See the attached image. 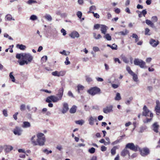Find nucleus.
<instances>
[{"mask_svg":"<svg viewBox=\"0 0 160 160\" xmlns=\"http://www.w3.org/2000/svg\"><path fill=\"white\" fill-rule=\"evenodd\" d=\"M99 142L101 143H104V144L105 145H106L107 144H109L110 143V142H106L104 139H101L100 140H99Z\"/></svg>","mask_w":160,"mask_h":160,"instance_id":"nucleus-34","label":"nucleus"},{"mask_svg":"<svg viewBox=\"0 0 160 160\" xmlns=\"http://www.w3.org/2000/svg\"><path fill=\"white\" fill-rule=\"evenodd\" d=\"M100 27V25L99 24H95L94 26V29H98Z\"/></svg>","mask_w":160,"mask_h":160,"instance_id":"nucleus-60","label":"nucleus"},{"mask_svg":"<svg viewBox=\"0 0 160 160\" xmlns=\"http://www.w3.org/2000/svg\"><path fill=\"white\" fill-rule=\"evenodd\" d=\"M122 139L120 140L117 139L115 141L113 142L112 143V144L113 145L116 144L120 142V141Z\"/></svg>","mask_w":160,"mask_h":160,"instance_id":"nucleus-47","label":"nucleus"},{"mask_svg":"<svg viewBox=\"0 0 160 160\" xmlns=\"http://www.w3.org/2000/svg\"><path fill=\"white\" fill-rule=\"evenodd\" d=\"M96 79L97 81L98 82H102L103 81V79L102 78H96Z\"/></svg>","mask_w":160,"mask_h":160,"instance_id":"nucleus-58","label":"nucleus"},{"mask_svg":"<svg viewBox=\"0 0 160 160\" xmlns=\"http://www.w3.org/2000/svg\"><path fill=\"white\" fill-rule=\"evenodd\" d=\"M63 91L64 88L63 87L60 88L58 90V94H57V95L60 98L59 99H62L63 94Z\"/></svg>","mask_w":160,"mask_h":160,"instance_id":"nucleus-12","label":"nucleus"},{"mask_svg":"<svg viewBox=\"0 0 160 160\" xmlns=\"http://www.w3.org/2000/svg\"><path fill=\"white\" fill-rule=\"evenodd\" d=\"M18 114V112H16L13 115V118L15 120H16L17 119V115Z\"/></svg>","mask_w":160,"mask_h":160,"instance_id":"nucleus-61","label":"nucleus"},{"mask_svg":"<svg viewBox=\"0 0 160 160\" xmlns=\"http://www.w3.org/2000/svg\"><path fill=\"white\" fill-rule=\"evenodd\" d=\"M128 32V31L127 30H126L125 31H121L119 32L118 34L122 35H125L127 34Z\"/></svg>","mask_w":160,"mask_h":160,"instance_id":"nucleus-33","label":"nucleus"},{"mask_svg":"<svg viewBox=\"0 0 160 160\" xmlns=\"http://www.w3.org/2000/svg\"><path fill=\"white\" fill-rule=\"evenodd\" d=\"M59 99L60 98L58 97H56L55 96H53V97L52 98V101L53 102H57L58 101L61 100V99Z\"/></svg>","mask_w":160,"mask_h":160,"instance_id":"nucleus-26","label":"nucleus"},{"mask_svg":"<svg viewBox=\"0 0 160 160\" xmlns=\"http://www.w3.org/2000/svg\"><path fill=\"white\" fill-rule=\"evenodd\" d=\"M93 50L95 52H96L99 51V48L97 47H94L93 48Z\"/></svg>","mask_w":160,"mask_h":160,"instance_id":"nucleus-53","label":"nucleus"},{"mask_svg":"<svg viewBox=\"0 0 160 160\" xmlns=\"http://www.w3.org/2000/svg\"><path fill=\"white\" fill-rule=\"evenodd\" d=\"M37 141L34 139V138L36 137L35 135H34L31 138V140L33 146L44 145L46 141V138L44 134L42 133H39L37 134Z\"/></svg>","mask_w":160,"mask_h":160,"instance_id":"nucleus-1","label":"nucleus"},{"mask_svg":"<svg viewBox=\"0 0 160 160\" xmlns=\"http://www.w3.org/2000/svg\"><path fill=\"white\" fill-rule=\"evenodd\" d=\"M65 72L62 71L58 72V77L63 76L65 74Z\"/></svg>","mask_w":160,"mask_h":160,"instance_id":"nucleus-38","label":"nucleus"},{"mask_svg":"<svg viewBox=\"0 0 160 160\" xmlns=\"http://www.w3.org/2000/svg\"><path fill=\"white\" fill-rule=\"evenodd\" d=\"M122 59L123 61L126 63H128L129 62V60L125 56H123L122 57Z\"/></svg>","mask_w":160,"mask_h":160,"instance_id":"nucleus-39","label":"nucleus"},{"mask_svg":"<svg viewBox=\"0 0 160 160\" xmlns=\"http://www.w3.org/2000/svg\"><path fill=\"white\" fill-rule=\"evenodd\" d=\"M76 124L82 125L84 123V121L83 120H77L75 121Z\"/></svg>","mask_w":160,"mask_h":160,"instance_id":"nucleus-35","label":"nucleus"},{"mask_svg":"<svg viewBox=\"0 0 160 160\" xmlns=\"http://www.w3.org/2000/svg\"><path fill=\"white\" fill-rule=\"evenodd\" d=\"M133 99V98L132 97H130L128 100L126 102V103L127 104H130V102Z\"/></svg>","mask_w":160,"mask_h":160,"instance_id":"nucleus-48","label":"nucleus"},{"mask_svg":"<svg viewBox=\"0 0 160 160\" xmlns=\"http://www.w3.org/2000/svg\"><path fill=\"white\" fill-rule=\"evenodd\" d=\"M107 150V148L104 146H102L101 147V150L102 151H105Z\"/></svg>","mask_w":160,"mask_h":160,"instance_id":"nucleus-55","label":"nucleus"},{"mask_svg":"<svg viewBox=\"0 0 160 160\" xmlns=\"http://www.w3.org/2000/svg\"><path fill=\"white\" fill-rule=\"evenodd\" d=\"M152 127L153 128V130L156 133L158 132V129L159 127V125L158 124V122H154L152 125Z\"/></svg>","mask_w":160,"mask_h":160,"instance_id":"nucleus-13","label":"nucleus"},{"mask_svg":"<svg viewBox=\"0 0 160 160\" xmlns=\"http://www.w3.org/2000/svg\"><path fill=\"white\" fill-rule=\"evenodd\" d=\"M155 111L156 114L158 115L160 113V102L158 100L156 101V105L155 108Z\"/></svg>","mask_w":160,"mask_h":160,"instance_id":"nucleus-9","label":"nucleus"},{"mask_svg":"<svg viewBox=\"0 0 160 160\" xmlns=\"http://www.w3.org/2000/svg\"><path fill=\"white\" fill-rule=\"evenodd\" d=\"M88 92L92 96L100 94L101 92L100 89L96 86L91 88L88 90Z\"/></svg>","mask_w":160,"mask_h":160,"instance_id":"nucleus-6","label":"nucleus"},{"mask_svg":"<svg viewBox=\"0 0 160 160\" xmlns=\"http://www.w3.org/2000/svg\"><path fill=\"white\" fill-rule=\"evenodd\" d=\"M150 113V118H146V120L144 121V123H148L150 122L152 120L153 117V114L150 112L149 109L146 105H144L143 108V112L142 115L143 116L145 117L148 116L149 114Z\"/></svg>","mask_w":160,"mask_h":160,"instance_id":"nucleus-4","label":"nucleus"},{"mask_svg":"<svg viewBox=\"0 0 160 160\" xmlns=\"http://www.w3.org/2000/svg\"><path fill=\"white\" fill-rule=\"evenodd\" d=\"M121 99V98L120 96V94L118 92H117L116 93V96L115 98V99L117 101H119Z\"/></svg>","mask_w":160,"mask_h":160,"instance_id":"nucleus-28","label":"nucleus"},{"mask_svg":"<svg viewBox=\"0 0 160 160\" xmlns=\"http://www.w3.org/2000/svg\"><path fill=\"white\" fill-rule=\"evenodd\" d=\"M150 30L148 28L145 29V34L146 35H150L151 34L150 33Z\"/></svg>","mask_w":160,"mask_h":160,"instance_id":"nucleus-36","label":"nucleus"},{"mask_svg":"<svg viewBox=\"0 0 160 160\" xmlns=\"http://www.w3.org/2000/svg\"><path fill=\"white\" fill-rule=\"evenodd\" d=\"M118 148L117 146H114L111 150V153L112 155H115L116 153V149Z\"/></svg>","mask_w":160,"mask_h":160,"instance_id":"nucleus-22","label":"nucleus"},{"mask_svg":"<svg viewBox=\"0 0 160 160\" xmlns=\"http://www.w3.org/2000/svg\"><path fill=\"white\" fill-rule=\"evenodd\" d=\"M68 110V105L67 103H64L63 104V107L62 108V113H66Z\"/></svg>","mask_w":160,"mask_h":160,"instance_id":"nucleus-14","label":"nucleus"},{"mask_svg":"<svg viewBox=\"0 0 160 160\" xmlns=\"http://www.w3.org/2000/svg\"><path fill=\"white\" fill-rule=\"evenodd\" d=\"M70 36L72 38H78L79 36V34L77 32L75 31L72 32L70 34Z\"/></svg>","mask_w":160,"mask_h":160,"instance_id":"nucleus-16","label":"nucleus"},{"mask_svg":"<svg viewBox=\"0 0 160 160\" xmlns=\"http://www.w3.org/2000/svg\"><path fill=\"white\" fill-rule=\"evenodd\" d=\"M44 17L48 21H51L52 19V17L50 15L46 14Z\"/></svg>","mask_w":160,"mask_h":160,"instance_id":"nucleus-29","label":"nucleus"},{"mask_svg":"<svg viewBox=\"0 0 160 160\" xmlns=\"http://www.w3.org/2000/svg\"><path fill=\"white\" fill-rule=\"evenodd\" d=\"M97 118L96 117H93L92 116H91L89 119L88 121L89 122V123L91 125H93L94 123V122L97 121Z\"/></svg>","mask_w":160,"mask_h":160,"instance_id":"nucleus-15","label":"nucleus"},{"mask_svg":"<svg viewBox=\"0 0 160 160\" xmlns=\"http://www.w3.org/2000/svg\"><path fill=\"white\" fill-rule=\"evenodd\" d=\"M133 77V79L135 81H137L138 80V76L137 75L135 74L133 72L132 73L130 74Z\"/></svg>","mask_w":160,"mask_h":160,"instance_id":"nucleus-27","label":"nucleus"},{"mask_svg":"<svg viewBox=\"0 0 160 160\" xmlns=\"http://www.w3.org/2000/svg\"><path fill=\"white\" fill-rule=\"evenodd\" d=\"M5 18L7 20L10 21L12 20V16L10 14H8L6 16Z\"/></svg>","mask_w":160,"mask_h":160,"instance_id":"nucleus-40","label":"nucleus"},{"mask_svg":"<svg viewBox=\"0 0 160 160\" xmlns=\"http://www.w3.org/2000/svg\"><path fill=\"white\" fill-rule=\"evenodd\" d=\"M111 48L113 50H117V45L115 44H112Z\"/></svg>","mask_w":160,"mask_h":160,"instance_id":"nucleus-51","label":"nucleus"},{"mask_svg":"<svg viewBox=\"0 0 160 160\" xmlns=\"http://www.w3.org/2000/svg\"><path fill=\"white\" fill-rule=\"evenodd\" d=\"M24 53L17 54L16 55V58L18 59H20L21 58H22V56Z\"/></svg>","mask_w":160,"mask_h":160,"instance_id":"nucleus-41","label":"nucleus"},{"mask_svg":"<svg viewBox=\"0 0 160 160\" xmlns=\"http://www.w3.org/2000/svg\"><path fill=\"white\" fill-rule=\"evenodd\" d=\"M142 13L143 15L144 16H145V15L147 13V11L146 10H143L142 12Z\"/></svg>","mask_w":160,"mask_h":160,"instance_id":"nucleus-59","label":"nucleus"},{"mask_svg":"<svg viewBox=\"0 0 160 160\" xmlns=\"http://www.w3.org/2000/svg\"><path fill=\"white\" fill-rule=\"evenodd\" d=\"M53 97V96H50L48 97L46 99V102L48 103L51 102L52 101Z\"/></svg>","mask_w":160,"mask_h":160,"instance_id":"nucleus-31","label":"nucleus"},{"mask_svg":"<svg viewBox=\"0 0 160 160\" xmlns=\"http://www.w3.org/2000/svg\"><path fill=\"white\" fill-rule=\"evenodd\" d=\"M107 27L104 25H102L101 27V31L102 33L105 34L107 32Z\"/></svg>","mask_w":160,"mask_h":160,"instance_id":"nucleus-17","label":"nucleus"},{"mask_svg":"<svg viewBox=\"0 0 160 160\" xmlns=\"http://www.w3.org/2000/svg\"><path fill=\"white\" fill-rule=\"evenodd\" d=\"M135 146H137V151H139L141 155L143 157H145L149 154L150 153L149 149L145 147L142 148H140L138 145H136Z\"/></svg>","mask_w":160,"mask_h":160,"instance_id":"nucleus-5","label":"nucleus"},{"mask_svg":"<svg viewBox=\"0 0 160 160\" xmlns=\"http://www.w3.org/2000/svg\"><path fill=\"white\" fill-rule=\"evenodd\" d=\"M152 58H147L146 59V62L148 63L150 62L152 60Z\"/></svg>","mask_w":160,"mask_h":160,"instance_id":"nucleus-63","label":"nucleus"},{"mask_svg":"<svg viewBox=\"0 0 160 160\" xmlns=\"http://www.w3.org/2000/svg\"><path fill=\"white\" fill-rule=\"evenodd\" d=\"M104 37L108 41H110L112 39L111 37L108 33L106 34Z\"/></svg>","mask_w":160,"mask_h":160,"instance_id":"nucleus-30","label":"nucleus"},{"mask_svg":"<svg viewBox=\"0 0 160 160\" xmlns=\"http://www.w3.org/2000/svg\"><path fill=\"white\" fill-rule=\"evenodd\" d=\"M61 32L62 33V34L63 35L65 36L66 35V31L65 29L63 28H62L61 30Z\"/></svg>","mask_w":160,"mask_h":160,"instance_id":"nucleus-57","label":"nucleus"},{"mask_svg":"<svg viewBox=\"0 0 160 160\" xmlns=\"http://www.w3.org/2000/svg\"><path fill=\"white\" fill-rule=\"evenodd\" d=\"M77 91L78 93H80V91L83 90L84 88V87L81 85H78L77 86Z\"/></svg>","mask_w":160,"mask_h":160,"instance_id":"nucleus-24","label":"nucleus"},{"mask_svg":"<svg viewBox=\"0 0 160 160\" xmlns=\"http://www.w3.org/2000/svg\"><path fill=\"white\" fill-rule=\"evenodd\" d=\"M132 37L133 38L135 39V42L136 43V42H137L138 41V40H139V38L138 37V35L136 34L133 33L132 34Z\"/></svg>","mask_w":160,"mask_h":160,"instance_id":"nucleus-23","label":"nucleus"},{"mask_svg":"<svg viewBox=\"0 0 160 160\" xmlns=\"http://www.w3.org/2000/svg\"><path fill=\"white\" fill-rule=\"evenodd\" d=\"M52 75L54 76H58V72L57 71H55L53 72H52Z\"/></svg>","mask_w":160,"mask_h":160,"instance_id":"nucleus-52","label":"nucleus"},{"mask_svg":"<svg viewBox=\"0 0 160 160\" xmlns=\"http://www.w3.org/2000/svg\"><path fill=\"white\" fill-rule=\"evenodd\" d=\"M77 15L78 16V17L79 18H81L82 15V12L80 11H78L77 12Z\"/></svg>","mask_w":160,"mask_h":160,"instance_id":"nucleus-45","label":"nucleus"},{"mask_svg":"<svg viewBox=\"0 0 160 160\" xmlns=\"http://www.w3.org/2000/svg\"><path fill=\"white\" fill-rule=\"evenodd\" d=\"M22 56V60L18 61L20 65H23L25 64H28L32 61L33 57L29 53H24Z\"/></svg>","mask_w":160,"mask_h":160,"instance_id":"nucleus-3","label":"nucleus"},{"mask_svg":"<svg viewBox=\"0 0 160 160\" xmlns=\"http://www.w3.org/2000/svg\"><path fill=\"white\" fill-rule=\"evenodd\" d=\"M13 149V147L11 146H7L5 149V151L8 152L11 151Z\"/></svg>","mask_w":160,"mask_h":160,"instance_id":"nucleus-32","label":"nucleus"},{"mask_svg":"<svg viewBox=\"0 0 160 160\" xmlns=\"http://www.w3.org/2000/svg\"><path fill=\"white\" fill-rule=\"evenodd\" d=\"M126 70L128 72V73L131 74L133 72L131 70L129 66H127L126 68Z\"/></svg>","mask_w":160,"mask_h":160,"instance_id":"nucleus-42","label":"nucleus"},{"mask_svg":"<svg viewBox=\"0 0 160 160\" xmlns=\"http://www.w3.org/2000/svg\"><path fill=\"white\" fill-rule=\"evenodd\" d=\"M25 106L24 104H22L20 106V109L22 111H23L25 110Z\"/></svg>","mask_w":160,"mask_h":160,"instance_id":"nucleus-50","label":"nucleus"},{"mask_svg":"<svg viewBox=\"0 0 160 160\" xmlns=\"http://www.w3.org/2000/svg\"><path fill=\"white\" fill-rule=\"evenodd\" d=\"M12 72H11L9 74V77L10 78L12 79V81L14 82H15V79L14 77L12 75Z\"/></svg>","mask_w":160,"mask_h":160,"instance_id":"nucleus-37","label":"nucleus"},{"mask_svg":"<svg viewBox=\"0 0 160 160\" xmlns=\"http://www.w3.org/2000/svg\"><path fill=\"white\" fill-rule=\"evenodd\" d=\"M95 149L94 148H92L89 149V152L91 153H93L95 152Z\"/></svg>","mask_w":160,"mask_h":160,"instance_id":"nucleus-43","label":"nucleus"},{"mask_svg":"<svg viewBox=\"0 0 160 160\" xmlns=\"http://www.w3.org/2000/svg\"><path fill=\"white\" fill-rule=\"evenodd\" d=\"M133 62L135 65L138 66L141 68H147L145 62L142 60L135 58Z\"/></svg>","mask_w":160,"mask_h":160,"instance_id":"nucleus-7","label":"nucleus"},{"mask_svg":"<svg viewBox=\"0 0 160 160\" xmlns=\"http://www.w3.org/2000/svg\"><path fill=\"white\" fill-rule=\"evenodd\" d=\"M77 107L74 105L70 109V112L71 113H75L76 111Z\"/></svg>","mask_w":160,"mask_h":160,"instance_id":"nucleus-21","label":"nucleus"},{"mask_svg":"<svg viewBox=\"0 0 160 160\" xmlns=\"http://www.w3.org/2000/svg\"><path fill=\"white\" fill-rule=\"evenodd\" d=\"M3 114L5 117H7L8 115L7 110L6 109H4L3 111Z\"/></svg>","mask_w":160,"mask_h":160,"instance_id":"nucleus-54","label":"nucleus"},{"mask_svg":"<svg viewBox=\"0 0 160 160\" xmlns=\"http://www.w3.org/2000/svg\"><path fill=\"white\" fill-rule=\"evenodd\" d=\"M86 80L88 82H90L92 81V78L88 76H86Z\"/></svg>","mask_w":160,"mask_h":160,"instance_id":"nucleus-44","label":"nucleus"},{"mask_svg":"<svg viewBox=\"0 0 160 160\" xmlns=\"http://www.w3.org/2000/svg\"><path fill=\"white\" fill-rule=\"evenodd\" d=\"M31 127V124L30 122L27 121H25L23 122L22 127L23 128H28Z\"/></svg>","mask_w":160,"mask_h":160,"instance_id":"nucleus-18","label":"nucleus"},{"mask_svg":"<svg viewBox=\"0 0 160 160\" xmlns=\"http://www.w3.org/2000/svg\"><path fill=\"white\" fill-rule=\"evenodd\" d=\"M146 23L148 25H150L151 27L153 28L154 27V24L150 20L147 19L146 20Z\"/></svg>","mask_w":160,"mask_h":160,"instance_id":"nucleus-20","label":"nucleus"},{"mask_svg":"<svg viewBox=\"0 0 160 160\" xmlns=\"http://www.w3.org/2000/svg\"><path fill=\"white\" fill-rule=\"evenodd\" d=\"M92 13L93 14L94 16L96 18H99V15L97 13H94V12H92Z\"/></svg>","mask_w":160,"mask_h":160,"instance_id":"nucleus-56","label":"nucleus"},{"mask_svg":"<svg viewBox=\"0 0 160 160\" xmlns=\"http://www.w3.org/2000/svg\"><path fill=\"white\" fill-rule=\"evenodd\" d=\"M150 44L154 47H155L159 44V42L158 41L153 39H151L150 41Z\"/></svg>","mask_w":160,"mask_h":160,"instance_id":"nucleus-11","label":"nucleus"},{"mask_svg":"<svg viewBox=\"0 0 160 160\" xmlns=\"http://www.w3.org/2000/svg\"><path fill=\"white\" fill-rule=\"evenodd\" d=\"M65 63L66 65H68L70 64V62L69 60V58L68 57L66 58V61H65Z\"/></svg>","mask_w":160,"mask_h":160,"instance_id":"nucleus-46","label":"nucleus"},{"mask_svg":"<svg viewBox=\"0 0 160 160\" xmlns=\"http://www.w3.org/2000/svg\"><path fill=\"white\" fill-rule=\"evenodd\" d=\"M104 66H105V68L106 70V71L108 70L109 68V66L106 63L104 64Z\"/></svg>","mask_w":160,"mask_h":160,"instance_id":"nucleus-64","label":"nucleus"},{"mask_svg":"<svg viewBox=\"0 0 160 160\" xmlns=\"http://www.w3.org/2000/svg\"><path fill=\"white\" fill-rule=\"evenodd\" d=\"M22 131L21 129L18 126L16 127L13 131L14 134L18 136H20L21 134Z\"/></svg>","mask_w":160,"mask_h":160,"instance_id":"nucleus-8","label":"nucleus"},{"mask_svg":"<svg viewBox=\"0 0 160 160\" xmlns=\"http://www.w3.org/2000/svg\"><path fill=\"white\" fill-rule=\"evenodd\" d=\"M96 9V7L95 6H92L89 8V11L88 12V13H92L93 11L95 10Z\"/></svg>","mask_w":160,"mask_h":160,"instance_id":"nucleus-25","label":"nucleus"},{"mask_svg":"<svg viewBox=\"0 0 160 160\" xmlns=\"http://www.w3.org/2000/svg\"><path fill=\"white\" fill-rule=\"evenodd\" d=\"M37 18V17L35 15H32L30 17V19L34 21L36 20Z\"/></svg>","mask_w":160,"mask_h":160,"instance_id":"nucleus-49","label":"nucleus"},{"mask_svg":"<svg viewBox=\"0 0 160 160\" xmlns=\"http://www.w3.org/2000/svg\"><path fill=\"white\" fill-rule=\"evenodd\" d=\"M115 12L116 13L118 14L120 12V10L119 9L117 8L115 10Z\"/></svg>","mask_w":160,"mask_h":160,"instance_id":"nucleus-62","label":"nucleus"},{"mask_svg":"<svg viewBox=\"0 0 160 160\" xmlns=\"http://www.w3.org/2000/svg\"><path fill=\"white\" fill-rule=\"evenodd\" d=\"M17 47L22 50H24L26 48V47L25 46L22 44H19L17 45Z\"/></svg>","mask_w":160,"mask_h":160,"instance_id":"nucleus-19","label":"nucleus"},{"mask_svg":"<svg viewBox=\"0 0 160 160\" xmlns=\"http://www.w3.org/2000/svg\"><path fill=\"white\" fill-rule=\"evenodd\" d=\"M137 146H135L134 144L132 143H129L127 144L124 149H123L121 153V155L123 157H124L127 155H128L129 157L130 156V153L129 151L127 150V148L134 151L135 152L137 151Z\"/></svg>","mask_w":160,"mask_h":160,"instance_id":"nucleus-2","label":"nucleus"},{"mask_svg":"<svg viewBox=\"0 0 160 160\" xmlns=\"http://www.w3.org/2000/svg\"><path fill=\"white\" fill-rule=\"evenodd\" d=\"M113 106L112 105L107 106L103 109V112L105 113H107L112 111Z\"/></svg>","mask_w":160,"mask_h":160,"instance_id":"nucleus-10","label":"nucleus"}]
</instances>
